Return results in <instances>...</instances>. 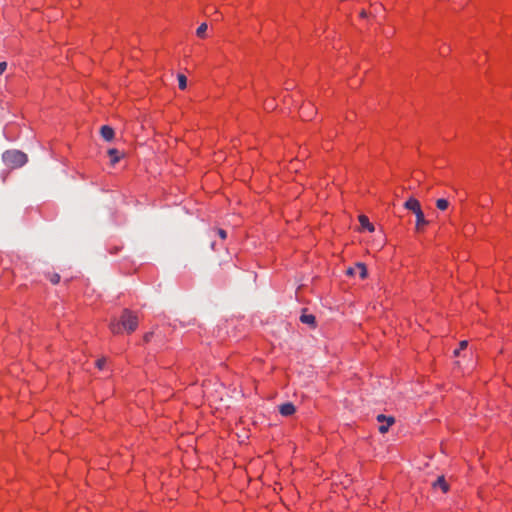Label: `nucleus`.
Segmentation results:
<instances>
[{
    "label": "nucleus",
    "mask_w": 512,
    "mask_h": 512,
    "mask_svg": "<svg viewBox=\"0 0 512 512\" xmlns=\"http://www.w3.org/2000/svg\"><path fill=\"white\" fill-rule=\"evenodd\" d=\"M3 161L11 168H19L26 164L27 155L19 150H8L3 153Z\"/></svg>",
    "instance_id": "f03ea898"
},
{
    "label": "nucleus",
    "mask_w": 512,
    "mask_h": 512,
    "mask_svg": "<svg viewBox=\"0 0 512 512\" xmlns=\"http://www.w3.org/2000/svg\"><path fill=\"white\" fill-rule=\"evenodd\" d=\"M436 207H437L439 210L444 211V210H446V209L449 207V202H448V200L443 199V198L438 199V200L436 201Z\"/></svg>",
    "instance_id": "ddd939ff"
},
{
    "label": "nucleus",
    "mask_w": 512,
    "mask_h": 512,
    "mask_svg": "<svg viewBox=\"0 0 512 512\" xmlns=\"http://www.w3.org/2000/svg\"><path fill=\"white\" fill-rule=\"evenodd\" d=\"M7 69V63L6 62H0V75H2Z\"/></svg>",
    "instance_id": "412c9836"
},
{
    "label": "nucleus",
    "mask_w": 512,
    "mask_h": 512,
    "mask_svg": "<svg viewBox=\"0 0 512 512\" xmlns=\"http://www.w3.org/2000/svg\"><path fill=\"white\" fill-rule=\"evenodd\" d=\"M47 278L52 284H58L60 282V275L57 273H50L47 275Z\"/></svg>",
    "instance_id": "f3484780"
},
{
    "label": "nucleus",
    "mask_w": 512,
    "mask_h": 512,
    "mask_svg": "<svg viewBox=\"0 0 512 512\" xmlns=\"http://www.w3.org/2000/svg\"><path fill=\"white\" fill-rule=\"evenodd\" d=\"M300 117L305 120H311L316 113L314 106L311 103H305L300 107Z\"/></svg>",
    "instance_id": "7ed1b4c3"
},
{
    "label": "nucleus",
    "mask_w": 512,
    "mask_h": 512,
    "mask_svg": "<svg viewBox=\"0 0 512 512\" xmlns=\"http://www.w3.org/2000/svg\"><path fill=\"white\" fill-rule=\"evenodd\" d=\"M387 418H388L387 416L380 414L377 416V421L380 423H383L385 421L387 423Z\"/></svg>",
    "instance_id": "4be33fe9"
},
{
    "label": "nucleus",
    "mask_w": 512,
    "mask_h": 512,
    "mask_svg": "<svg viewBox=\"0 0 512 512\" xmlns=\"http://www.w3.org/2000/svg\"><path fill=\"white\" fill-rule=\"evenodd\" d=\"M217 234H218V235H219V237H220L221 239H223V240H224V239H226V237H227V233H226V231H225V230H223V229H221V228L217 229Z\"/></svg>",
    "instance_id": "6ab92c4d"
},
{
    "label": "nucleus",
    "mask_w": 512,
    "mask_h": 512,
    "mask_svg": "<svg viewBox=\"0 0 512 512\" xmlns=\"http://www.w3.org/2000/svg\"><path fill=\"white\" fill-rule=\"evenodd\" d=\"M394 422L395 420L393 417L387 418V423L379 426V432L382 434L386 433L389 430L390 426L394 424Z\"/></svg>",
    "instance_id": "9d476101"
},
{
    "label": "nucleus",
    "mask_w": 512,
    "mask_h": 512,
    "mask_svg": "<svg viewBox=\"0 0 512 512\" xmlns=\"http://www.w3.org/2000/svg\"><path fill=\"white\" fill-rule=\"evenodd\" d=\"M100 133L101 136L107 141H111L114 138V130L110 126H102L100 129Z\"/></svg>",
    "instance_id": "6e6552de"
},
{
    "label": "nucleus",
    "mask_w": 512,
    "mask_h": 512,
    "mask_svg": "<svg viewBox=\"0 0 512 512\" xmlns=\"http://www.w3.org/2000/svg\"><path fill=\"white\" fill-rule=\"evenodd\" d=\"M434 486L435 487H440L443 492H447L448 491V484L446 483L445 478L443 476H440L436 480V482L434 483Z\"/></svg>",
    "instance_id": "9b49d317"
},
{
    "label": "nucleus",
    "mask_w": 512,
    "mask_h": 512,
    "mask_svg": "<svg viewBox=\"0 0 512 512\" xmlns=\"http://www.w3.org/2000/svg\"><path fill=\"white\" fill-rule=\"evenodd\" d=\"M109 156L111 157L112 163L115 164L119 161L118 151L116 149H110L108 151Z\"/></svg>",
    "instance_id": "dca6fc26"
},
{
    "label": "nucleus",
    "mask_w": 512,
    "mask_h": 512,
    "mask_svg": "<svg viewBox=\"0 0 512 512\" xmlns=\"http://www.w3.org/2000/svg\"><path fill=\"white\" fill-rule=\"evenodd\" d=\"M404 207L412 211L414 214H417L418 212L422 211L420 202L415 198H409L405 202Z\"/></svg>",
    "instance_id": "39448f33"
},
{
    "label": "nucleus",
    "mask_w": 512,
    "mask_h": 512,
    "mask_svg": "<svg viewBox=\"0 0 512 512\" xmlns=\"http://www.w3.org/2000/svg\"><path fill=\"white\" fill-rule=\"evenodd\" d=\"M359 223L363 229H367L370 232L374 231V225L370 223L369 219L365 215L359 216Z\"/></svg>",
    "instance_id": "1a4fd4ad"
},
{
    "label": "nucleus",
    "mask_w": 512,
    "mask_h": 512,
    "mask_svg": "<svg viewBox=\"0 0 512 512\" xmlns=\"http://www.w3.org/2000/svg\"><path fill=\"white\" fill-rule=\"evenodd\" d=\"M295 411V406L292 403H284L279 407V412L282 416H291Z\"/></svg>",
    "instance_id": "423d86ee"
},
{
    "label": "nucleus",
    "mask_w": 512,
    "mask_h": 512,
    "mask_svg": "<svg viewBox=\"0 0 512 512\" xmlns=\"http://www.w3.org/2000/svg\"><path fill=\"white\" fill-rule=\"evenodd\" d=\"M266 110H273L274 109V103L273 101L267 102L264 106Z\"/></svg>",
    "instance_id": "5701e85b"
},
{
    "label": "nucleus",
    "mask_w": 512,
    "mask_h": 512,
    "mask_svg": "<svg viewBox=\"0 0 512 512\" xmlns=\"http://www.w3.org/2000/svg\"><path fill=\"white\" fill-rule=\"evenodd\" d=\"M467 346H468V342H467L466 340L461 341V342H460V344H459V349H456V350L454 351V354H455L456 356H457V355H459V351H460V350H464V349H466V347H467Z\"/></svg>",
    "instance_id": "a211bd4d"
},
{
    "label": "nucleus",
    "mask_w": 512,
    "mask_h": 512,
    "mask_svg": "<svg viewBox=\"0 0 512 512\" xmlns=\"http://www.w3.org/2000/svg\"><path fill=\"white\" fill-rule=\"evenodd\" d=\"M178 86H179V89L181 90H185L186 87H187V78L185 75L183 74H179L178 75Z\"/></svg>",
    "instance_id": "4468645a"
},
{
    "label": "nucleus",
    "mask_w": 512,
    "mask_h": 512,
    "mask_svg": "<svg viewBox=\"0 0 512 512\" xmlns=\"http://www.w3.org/2000/svg\"><path fill=\"white\" fill-rule=\"evenodd\" d=\"M105 363H106V360L103 358V359H98L96 361V366L99 368V369H103L104 366H105Z\"/></svg>",
    "instance_id": "aec40b11"
},
{
    "label": "nucleus",
    "mask_w": 512,
    "mask_h": 512,
    "mask_svg": "<svg viewBox=\"0 0 512 512\" xmlns=\"http://www.w3.org/2000/svg\"><path fill=\"white\" fill-rule=\"evenodd\" d=\"M416 216V230L422 231L424 227L428 224V222L425 219L423 211L418 212L415 214Z\"/></svg>",
    "instance_id": "0eeeda50"
},
{
    "label": "nucleus",
    "mask_w": 512,
    "mask_h": 512,
    "mask_svg": "<svg viewBox=\"0 0 512 512\" xmlns=\"http://www.w3.org/2000/svg\"><path fill=\"white\" fill-rule=\"evenodd\" d=\"M300 320H301V322H303L305 324H309V325L315 324V316L312 314H303L300 317Z\"/></svg>",
    "instance_id": "f8f14e48"
},
{
    "label": "nucleus",
    "mask_w": 512,
    "mask_h": 512,
    "mask_svg": "<svg viewBox=\"0 0 512 512\" xmlns=\"http://www.w3.org/2000/svg\"><path fill=\"white\" fill-rule=\"evenodd\" d=\"M347 273L349 275L359 276L360 279H365L367 277V268L363 263H357L354 267L348 269Z\"/></svg>",
    "instance_id": "20e7f679"
},
{
    "label": "nucleus",
    "mask_w": 512,
    "mask_h": 512,
    "mask_svg": "<svg viewBox=\"0 0 512 512\" xmlns=\"http://www.w3.org/2000/svg\"><path fill=\"white\" fill-rule=\"evenodd\" d=\"M206 30H207V24L206 23H202L196 30V34L198 37L200 38H204L205 37V33H206Z\"/></svg>",
    "instance_id": "2eb2a0df"
},
{
    "label": "nucleus",
    "mask_w": 512,
    "mask_h": 512,
    "mask_svg": "<svg viewBox=\"0 0 512 512\" xmlns=\"http://www.w3.org/2000/svg\"><path fill=\"white\" fill-rule=\"evenodd\" d=\"M138 324L137 315L126 309L123 311L119 321H112L110 323V330L113 334H119L122 333V331L132 333L137 329Z\"/></svg>",
    "instance_id": "f257e3e1"
}]
</instances>
